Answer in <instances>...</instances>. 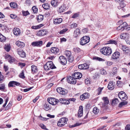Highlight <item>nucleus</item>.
I'll list each match as a JSON object with an SVG mask.
<instances>
[{"label": "nucleus", "mask_w": 130, "mask_h": 130, "mask_svg": "<svg viewBox=\"0 0 130 130\" xmlns=\"http://www.w3.org/2000/svg\"><path fill=\"white\" fill-rule=\"evenodd\" d=\"M100 52L104 55H109L111 54L112 50L111 48L109 47H104L101 49Z\"/></svg>", "instance_id": "nucleus-1"}, {"label": "nucleus", "mask_w": 130, "mask_h": 130, "mask_svg": "<svg viewBox=\"0 0 130 130\" xmlns=\"http://www.w3.org/2000/svg\"><path fill=\"white\" fill-rule=\"evenodd\" d=\"M44 68L45 70H47L51 69H55L56 67L52 61L47 62L44 66Z\"/></svg>", "instance_id": "nucleus-2"}, {"label": "nucleus", "mask_w": 130, "mask_h": 130, "mask_svg": "<svg viewBox=\"0 0 130 130\" xmlns=\"http://www.w3.org/2000/svg\"><path fill=\"white\" fill-rule=\"evenodd\" d=\"M90 40L89 37L87 36H84L82 37L80 39V44L81 45H83L88 43L89 42Z\"/></svg>", "instance_id": "nucleus-3"}, {"label": "nucleus", "mask_w": 130, "mask_h": 130, "mask_svg": "<svg viewBox=\"0 0 130 130\" xmlns=\"http://www.w3.org/2000/svg\"><path fill=\"white\" fill-rule=\"evenodd\" d=\"M68 119L66 118H62L60 119L57 123V125L59 127H62L67 123Z\"/></svg>", "instance_id": "nucleus-4"}, {"label": "nucleus", "mask_w": 130, "mask_h": 130, "mask_svg": "<svg viewBox=\"0 0 130 130\" xmlns=\"http://www.w3.org/2000/svg\"><path fill=\"white\" fill-rule=\"evenodd\" d=\"M118 96L119 98L122 101H125L128 99L126 94L123 91L120 92L118 93Z\"/></svg>", "instance_id": "nucleus-5"}, {"label": "nucleus", "mask_w": 130, "mask_h": 130, "mask_svg": "<svg viewBox=\"0 0 130 130\" xmlns=\"http://www.w3.org/2000/svg\"><path fill=\"white\" fill-rule=\"evenodd\" d=\"M47 101L50 104L52 105H55L59 102L58 100L53 98H48Z\"/></svg>", "instance_id": "nucleus-6"}, {"label": "nucleus", "mask_w": 130, "mask_h": 130, "mask_svg": "<svg viewBox=\"0 0 130 130\" xmlns=\"http://www.w3.org/2000/svg\"><path fill=\"white\" fill-rule=\"evenodd\" d=\"M118 0L120 6L118 7V9H122L123 11H124L125 9L124 8L125 6L124 0Z\"/></svg>", "instance_id": "nucleus-7"}, {"label": "nucleus", "mask_w": 130, "mask_h": 130, "mask_svg": "<svg viewBox=\"0 0 130 130\" xmlns=\"http://www.w3.org/2000/svg\"><path fill=\"white\" fill-rule=\"evenodd\" d=\"M67 81L69 83L72 84H76V80L75 78L71 76L68 77Z\"/></svg>", "instance_id": "nucleus-8"}, {"label": "nucleus", "mask_w": 130, "mask_h": 130, "mask_svg": "<svg viewBox=\"0 0 130 130\" xmlns=\"http://www.w3.org/2000/svg\"><path fill=\"white\" fill-rule=\"evenodd\" d=\"M43 42L41 40L40 41H36L32 42L31 45L33 47H40L43 44Z\"/></svg>", "instance_id": "nucleus-9"}, {"label": "nucleus", "mask_w": 130, "mask_h": 130, "mask_svg": "<svg viewBox=\"0 0 130 130\" xmlns=\"http://www.w3.org/2000/svg\"><path fill=\"white\" fill-rule=\"evenodd\" d=\"M58 61L62 65H64L67 63V59L66 58L63 56H61L59 57Z\"/></svg>", "instance_id": "nucleus-10"}, {"label": "nucleus", "mask_w": 130, "mask_h": 130, "mask_svg": "<svg viewBox=\"0 0 130 130\" xmlns=\"http://www.w3.org/2000/svg\"><path fill=\"white\" fill-rule=\"evenodd\" d=\"M20 85V83L14 81L10 82L8 84V86L9 87H15V86H18Z\"/></svg>", "instance_id": "nucleus-11"}, {"label": "nucleus", "mask_w": 130, "mask_h": 130, "mask_svg": "<svg viewBox=\"0 0 130 130\" xmlns=\"http://www.w3.org/2000/svg\"><path fill=\"white\" fill-rule=\"evenodd\" d=\"M50 51L52 53L54 54L55 55L60 53L59 49L56 47H53L51 48Z\"/></svg>", "instance_id": "nucleus-12"}, {"label": "nucleus", "mask_w": 130, "mask_h": 130, "mask_svg": "<svg viewBox=\"0 0 130 130\" xmlns=\"http://www.w3.org/2000/svg\"><path fill=\"white\" fill-rule=\"evenodd\" d=\"M120 56V53L116 51L112 54L111 59H116L119 57Z\"/></svg>", "instance_id": "nucleus-13"}, {"label": "nucleus", "mask_w": 130, "mask_h": 130, "mask_svg": "<svg viewBox=\"0 0 130 130\" xmlns=\"http://www.w3.org/2000/svg\"><path fill=\"white\" fill-rule=\"evenodd\" d=\"M72 76H74V78L76 79H79L81 78L82 75L80 73L78 72H76L72 74Z\"/></svg>", "instance_id": "nucleus-14"}, {"label": "nucleus", "mask_w": 130, "mask_h": 130, "mask_svg": "<svg viewBox=\"0 0 130 130\" xmlns=\"http://www.w3.org/2000/svg\"><path fill=\"white\" fill-rule=\"evenodd\" d=\"M5 58L6 59H7L8 62L10 63H12L13 62L15 61V59L13 57H12L9 55H6Z\"/></svg>", "instance_id": "nucleus-15"}, {"label": "nucleus", "mask_w": 130, "mask_h": 130, "mask_svg": "<svg viewBox=\"0 0 130 130\" xmlns=\"http://www.w3.org/2000/svg\"><path fill=\"white\" fill-rule=\"evenodd\" d=\"M47 34L46 30L43 29L39 31L37 34V35L38 36H43Z\"/></svg>", "instance_id": "nucleus-16"}, {"label": "nucleus", "mask_w": 130, "mask_h": 130, "mask_svg": "<svg viewBox=\"0 0 130 130\" xmlns=\"http://www.w3.org/2000/svg\"><path fill=\"white\" fill-rule=\"evenodd\" d=\"M59 102L62 104H68L70 103L69 100H67L64 98H61L59 99Z\"/></svg>", "instance_id": "nucleus-17"}, {"label": "nucleus", "mask_w": 130, "mask_h": 130, "mask_svg": "<svg viewBox=\"0 0 130 130\" xmlns=\"http://www.w3.org/2000/svg\"><path fill=\"white\" fill-rule=\"evenodd\" d=\"M103 99L104 101V102L103 104H102V107H104L108 104L109 103V101L107 97H103Z\"/></svg>", "instance_id": "nucleus-18"}, {"label": "nucleus", "mask_w": 130, "mask_h": 130, "mask_svg": "<svg viewBox=\"0 0 130 130\" xmlns=\"http://www.w3.org/2000/svg\"><path fill=\"white\" fill-rule=\"evenodd\" d=\"M89 96V94L88 93H85L81 95L80 97V99L82 100H83L85 99H87Z\"/></svg>", "instance_id": "nucleus-19"}, {"label": "nucleus", "mask_w": 130, "mask_h": 130, "mask_svg": "<svg viewBox=\"0 0 130 130\" xmlns=\"http://www.w3.org/2000/svg\"><path fill=\"white\" fill-rule=\"evenodd\" d=\"M83 107L82 106L80 105L79 107L78 113V116L79 117H81L83 115Z\"/></svg>", "instance_id": "nucleus-20"}, {"label": "nucleus", "mask_w": 130, "mask_h": 130, "mask_svg": "<svg viewBox=\"0 0 130 130\" xmlns=\"http://www.w3.org/2000/svg\"><path fill=\"white\" fill-rule=\"evenodd\" d=\"M62 21V19L61 18H56L54 19L53 23L55 24H58L61 23Z\"/></svg>", "instance_id": "nucleus-21"}, {"label": "nucleus", "mask_w": 130, "mask_h": 130, "mask_svg": "<svg viewBox=\"0 0 130 130\" xmlns=\"http://www.w3.org/2000/svg\"><path fill=\"white\" fill-rule=\"evenodd\" d=\"M115 85V82L113 83V81H110L108 86V88L109 89H113L114 88V86Z\"/></svg>", "instance_id": "nucleus-22"}, {"label": "nucleus", "mask_w": 130, "mask_h": 130, "mask_svg": "<svg viewBox=\"0 0 130 130\" xmlns=\"http://www.w3.org/2000/svg\"><path fill=\"white\" fill-rule=\"evenodd\" d=\"M15 44L18 46L20 48H23L25 46L24 43L19 41H17Z\"/></svg>", "instance_id": "nucleus-23"}, {"label": "nucleus", "mask_w": 130, "mask_h": 130, "mask_svg": "<svg viewBox=\"0 0 130 130\" xmlns=\"http://www.w3.org/2000/svg\"><path fill=\"white\" fill-rule=\"evenodd\" d=\"M14 34L16 36L19 35L21 33L20 30L19 28H14L13 30Z\"/></svg>", "instance_id": "nucleus-24"}, {"label": "nucleus", "mask_w": 130, "mask_h": 130, "mask_svg": "<svg viewBox=\"0 0 130 130\" xmlns=\"http://www.w3.org/2000/svg\"><path fill=\"white\" fill-rule=\"evenodd\" d=\"M17 53L21 57L24 58L26 56V54L24 51L23 50L18 51Z\"/></svg>", "instance_id": "nucleus-25"}, {"label": "nucleus", "mask_w": 130, "mask_h": 130, "mask_svg": "<svg viewBox=\"0 0 130 130\" xmlns=\"http://www.w3.org/2000/svg\"><path fill=\"white\" fill-rule=\"evenodd\" d=\"M80 31L79 29L78 28H76L74 31L73 36L75 37H76L80 35Z\"/></svg>", "instance_id": "nucleus-26"}, {"label": "nucleus", "mask_w": 130, "mask_h": 130, "mask_svg": "<svg viewBox=\"0 0 130 130\" xmlns=\"http://www.w3.org/2000/svg\"><path fill=\"white\" fill-rule=\"evenodd\" d=\"M122 49L123 51H124L126 53H128L130 51V49L129 48L126 47L125 45L122 46Z\"/></svg>", "instance_id": "nucleus-27"}, {"label": "nucleus", "mask_w": 130, "mask_h": 130, "mask_svg": "<svg viewBox=\"0 0 130 130\" xmlns=\"http://www.w3.org/2000/svg\"><path fill=\"white\" fill-rule=\"evenodd\" d=\"M31 70L32 72L34 73L38 72V69L37 67L34 65H33L31 66Z\"/></svg>", "instance_id": "nucleus-28"}, {"label": "nucleus", "mask_w": 130, "mask_h": 130, "mask_svg": "<svg viewBox=\"0 0 130 130\" xmlns=\"http://www.w3.org/2000/svg\"><path fill=\"white\" fill-rule=\"evenodd\" d=\"M57 92L62 95H64L67 94L68 91L67 90H56Z\"/></svg>", "instance_id": "nucleus-29"}, {"label": "nucleus", "mask_w": 130, "mask_h": 130, "mask_svg": "<svg viewBox=\"0 0 130 130\" xmlns=\"http://www.w3.org/2000/svg\"><path fill=\"white\" fill-rule=\"evenodd\" d=\"M129 34L126 33H122L120 36V38L121 39H124L128 36Z\"/></svg>", "instance_id": "nucleus-30"}, {"label": "nucleus", "mask_w": 130, "mask_h": 130, "mask_svg": "<svg viewBox=\"0 0 130 130\" xmlns=\"http://www.w3.org/2000/svg\"><path fill=\"white\" fill-rule=\"evenodd\" d=\"M58 4L57 0H52L51 2V5L53 7H55L57 6Z\"/></svg>", "instance_id": "nucleus-31"}, {"label": "nucleus", "mask_w": 130, "mask_h": 130, "mask_svg": "<svg viewBox=\"0 0 130 130\" xmlns=\"http://www.w3.org/2000/svg\"><path fill=\"white\" fill-rule=\"evenodd\" d=\"M123 101L120 103L118 107H119L121 108L123 106L126 105L128 102L125 101Z\"/></svg>", "instance_id": "nucleus-32"}, {"label": "nucleus", "mask_w": 130, "mask_h": 130, "mask_svg": "<svg viewBox=\"0 0 130 130\" xmlns=\"http://www.w3.org/2000/svg\"><path fill=\"white\" fill-rule=\"evenodd\" d=\"M66 8V7L64 6H61L59 7V9L58 10V12L61 13L64 12Z\"/></svg>", "instance_id": "nucleus-33"}, {"label": "nucleus", "mask_w": 130, "mask_h": 130, "mask_svg": "<svg viewBox=\"0 0 130 130\" xmlns=\"http://www.w3.org/2000/svg\"><path fill=\"white\" fill-rule=\"evenodd\" d=\"M6 38L0 33V41L4 42L6 41Z\"/></svg>", "instance_id": "nucleus-34"}, {"label": "nucleus", "mask_w": 130, "mask_h": 130, "mask_svg": "<svg viewBox=\"0 0 130 130\" xmlns=\"http://www.w3.org/2000/svg\"><path fill=\"white\" fill-rule=\"evenodd\" d=\"M11 7L13 8H17V4L14 2H12L10 4Z\"/></svg>", "instance_id": "nucleus-35"}, {"label": "nucleus", "mask_w": 130, "mask_h": 130, "mask_svg": "<svg viewBox=\"0 0 130 130\" xmlns=\"http://www.w3.org/2000/svg\"><path fill=\"white\" fill-rule=\"evenodd\" d=\"M89 31V29L87 28H83L81 30L82 34H86Z\"/></svg>", "instance_id": "nucleus-36"}, {"label": "nucleus", "mask_w": 130, "mask_h": 130, "mask_svg": "<svg viewBox=\"0 0 130 130\" xmlns=\"http://www.w3.org/2000/svg\"><path fill=\"white\" fill-rule=\"evenodd\" d=\"M43 16L42 15H39L37 18V19L39 22H41L43 19Z\"/></svg>", "instance_id": "nucleus-37"}, {"label": "nucleus", "mask_w": 130, "mask_h": 130, "mask_svg": "<svg viewBox=\"0 0 130 130\" xmlns=\"http://www.w3.org/2000/svg\"><path fill=\"white\" fill-rule=\"evenodd\" d=\"M99 111V109L97 107H95L94 108L93 110V112L95 114H98Z\"/></svg>", "instance_id": "nucleus-38"}, {"label": "nucleus", "mask_w": 130, "mask_h": 130, "mask_svg": "<svg viewBox=\"0 0 130 130\" xmlns=\"http://www.w3.org/2000/svg\"><path fill=\"white\" fill-rule=\"evenodd\" d=\"M42 7L44 9L47 10L50 8L49 5L48 4L44 3L42 5Z\"/></svg>", "instance_id": "nucleus-39"}, {"label": "nucleus", "mask_w": 130, "mask_h": 130, "mask_svg": "<svg viewBox=\"0 0 130 130\" xmlns=\"http://www.w3.org/2000/svg\"><path fill=\"white\" fill-rule=\"evenodd\" d=\"M108 44H114L115 45H117V41H116L112 40H110L108 41Z\"/></svg>", "instance_id": "nucleus-40"}, {"label": "nucleus", "mask_w": 130, "mask_h": 130, "mask_svg": "<svg viewBox=\"0 0 130 130\" xmlns=\"http://www.w3.org/2000/svg\"><path fill=\"white\" fill-rule=\"evenodd\" d=\"M10 49V46L9 45L6 44L5 45V49L7 52H9Z\"/></svg>", "instance_id": "nucleus-41"}, {"label": "nucleus", "mask_w": 130, "mask_h": 130, "mask_svg": "<svg viewBox=\"0 0 130 130\" xmlns=\"http://www.w3.org/2000/svg\"><path fill=\"white\" fill-rule=\"evenodd\" d=\"M68 30V29L67 28L63 29L60 31L58 32V34H63L65 33V32L67 31Z\"/></svg>", "instance_id": "nucleus-42"}, {"label": "nucleus", "mask_w": 130, "mask_h": 130, "mask_svg": "<svg viewBox=\"0 0 130 130\" xmlns=\"http://www.w3.org/2000/svg\"><path fill=\"white\" fill-rule=\"evenodd\" d=\"M93 59L99 61H104V59L101 58L99 57H95L93 58Z\"/></svg>", "instance_id": "nucleus-43"}, {"label": "nucleus", "mask_w": 130, "mask_h": 130, "mask_svg": "<svg viewBox=\"0 0 130 130\" xmlns=\"http://www.w3.org/2000/svg\"><path fill=\"white\" fill-rule=\"evenodd\" d=\"M50 108V106L46 104L44 105V109L46 110H48Z\"/></svg>", "instance_id": "nucleus-44"}, {"label": "nucleus", "mask_w": 130, "mask_h": 130, "mask_svg": "<svg viewBox=\"0 0 130 130\" xmlns=\"http://www.w3.org/2000/svg\"><path fill=\"white\" fill-rule=\"evenodd\" d=\"M39 126L41 128L45 130H48V129L46 128V126L43 124L41 123L39 125Z\"/></svg>", "instance_id": "nucleus-45"}, {"label": "nucleus", "mask_w": 130, "mask_h": 130, "mask_svg": "<svg viewBox=\"0 0 130 130\" xmlns=\"http://www.w3.org/2000/svg\"><path fill=\"white\" fill-rule=\"evenodd\" d=\"M123 28V30H124L125 29V27H126L128 25L127 23L126 22H124L121 25Z\"/></svg>", "instance_id": "nucleus-46"}, {"label": "nucleus", "mask_w": 130, "mask_h": 130, "mask_svg": "<svg viewBox=\"0 0 130 130\" xmlns=\"http://www.w3.org/2000/svg\"><path fill=\"white\" fill-rule=\"evenodd\" d=\"M119 102V101L118 99L115 98L112 100V104H117Z\"/></svg>", "instance_id": "nucleus-47"}, {"label": "nucleus", "mask_w": 130, "mask_h": 130, "mask_svg": "<svg viewBox=\"0 0 130 130\" xmlns=\"http://www.w3.org/2000/svg\"><path fill=\"white\" fill-rule=\"evenodd\" d=\"M32 9L34 13H37L38 11V8L35 6H33L32 7Z\"/></svg>", "instance_id": "nucleus-48"}, {"label": "nucleus", "mask_w": 130, "mask_h": 130, "mask_svg": "<svg viewBox=\"0 0 130 130\" xmlns=\"http://www.w3.org/2000/svg\"><path fill=\"white\" fill-rule=\"evenodd\" d=\"M65 54L66 56L67 57L70 56L71 55V53L70 51H66L65 52Z\"/></svg>", "instance_id": "nucleus-49"}, {"label": "nucleus", "mask_w": 130, "mask_h": 130, "mask_svg": "<svg viewBox=\"0 0 130 130\" xmlns=\"http://www.w3.org/2000/svg\"><path fill=\"white\" fill-rule=\"evenodd\" d=\"M19 76L20 77L23 79H24L25 78V77L24 76V71L23 70L22 71L21 73L19 75Z\"/></svg>", "instance_id": "nucleus-50"}, {"label": "nucleus", "mask_w": 130, "mask_h": 130, "mask_svg": "<svg viewBox=\"0 0 130 130\" xmlns=\"http://www.w3.org/2000/svg\"><path fill=\"white\" fill-rule=\"evenodd\" d=\"M67 58L68 59V61H69L70 62H72L74 60L73 57L71 55L70 56Z\"/></svg>", "instance_id": "nucleus-51"}, {"label": "nucleus", "mask_w": 130, "mask_h": 130, "mask_svg": "<svg viewBox=\"0 0 130 130\" xmlns=\"http://www.w3.org/2000/svg\"><path fill=\"white\" fill-rule=\"evenodd\" d=\"M22 13L23 15L24 16H26L29 14V13L28 11H23Z\"/></svg>", "instance_id": "nucleus-52"}, {"label": "nucleus", "mask_w": 130, "mask_h": 130, "mask_svg": "<svg viewBox=\"0 0 130 130\" xmlns=\"http://www.w3.org/2000/svg\"><path fill=\"white\" fill-rule=\"evenodd\" d=\"M117 68L116 67H114L113 68L112 70V74L113 75L116 74L117 73Z\"/></svg>", "instance_id": "nucleus-53"}, {"label": "nucleus", "mask_w": 130, "mask_h": 130, "mask_svg": "<svg viewBox=\"0 0 130 130\" xmlns=\"http://www.w3.org/2000/svg\"><path fill=\"white\" fill-rule=\"evenodd\" d=\"M83 69H88L89 67V66L87 64V63H85L84 64H83Z\"/></svg>", "instance_id": "nucleus-54"}, {"label": "nucleus", "mask_w": 130, "mask_h": 130, "mask_svg": "<svg viewBox=\"0 0 130 130\" xmlns=\"http://www.w3.org/2000/svg\"><path fill=\"white\" fill-rule=\"evenodd\" d=\"M74 50L76 52H79L81 51V49L78 47H76L74 48Z\"/></svg>", "instance_id": "nucleus-55"}, {"label": "nucleus", "mask_w": 130, "mask_h": 130, "mask_svg": "<svg viewBox=\"0 0 130 130\" xmlns=\"http://www.w3.org/2000/svg\"><path fill=\"white\" fill-rule=\"evenodd\" d=\"M79 16V14L78 13H76L74 14L72 17V18H76Z\"/></svg>", "instance_id": "nucleus-56"}, {"label": "nucleus", "mask_w": 130, "mask_h": 130, "mask_svg": "<svg viewBox=\"0 0 130 130\" xmlns=\"http://www.w3.org/2000/svg\"><path fill=\"white\" fill-rule=\"evenodd\" d=\"M77 27V24L75 23H73L71 25V27L72 28H75Z\"/></svg>", "instance_id": "nucleus-57"}, {"label": "nucleus", "mask_w": 130, "mask_h": 130, "mask_svg": "<svg viewBox=\"0 0 130 130\" xmlns=\"http://www.w3.org/2000/svg\"><path fill=\"white\" fill-rule=\"evenodd\" d=\"M82 123H76L73 125L71 127H76L78 126H79Z\"/></svg>", "instance_id": "nucleus-58"}, {"label": "nucleus", "mask_w": 130, "mask_h": 130, "mask_svg": "<svg viewBox=\"0 0 130 130\" xmlns=\"http://www.w3.org/2000/svg\"><path fill=\"white\" fill-rule=\"evenodd\" d=\"M9 100V98L8 97H7L6 99L5 100V104L3 105V107L4 108L5 107L7 104V102H8V101Z\"/></svg>", "instance_id": "nucleus-59"}, {"label": "nucleus", "mask_w": 130, "mask_h": 130, "mask_svg": "<svg viewBox=\"0 0 130 130\" xmlns=\"http://www.w3.org/2000/svg\"><path fill=\"white\" fill-rule=\"evenodd\" d=\"M106 127V126H103L101 127L100 128L97 129V130H106L107 129H104Z\"/></svg>", "instance_id": "nucleus-60"}, {"label": "nucleus", "mask_w": 130, "mask_h": 130, "mask_svg": "<svg viewBox=\"0 0 130 130\" xmlns=\"http://www.w3.org/2000/svg\"><path fill=\"white\" fill-rule=\"evenodd\" d=\"M31 28L33 29H36L39 28V26H38V25L37 26H32Z\"/></svg>", "instance_id": "nucleus-61"}, {"label": "nucleus", "mask_w": 130, "mask_h": 130, "mask_svg": "<svg viewBox=\"0 0 130 130\" xmlns=\"http://www.w3.org/2000/svg\"><path fill=\"white\" fill-rule=\"evenodd\" d=\"M91 105L89 103L86 104V109H89Z\"/></svg>", "instance_id": "nucleus-62"}, {"label": "nucleus", "mask_w": 130, "mask_h": 130, "mask_svg": "<svg viewBox=\"0 0 130 130\" xmlns=\"http://www.w3.org/2000/svg\"><path fill=\"white\" fill-rule=\"evenodd\" d=\"M5 89V85L4 84L0 85V89Z\"/></svg>", "instance_id": "nucleus-63"}, {"label": "nucleus", "mask_w": 130, "mask_h": 130, "mask_svg": "<svg viewBox=\"0 0 130 130\" xmlns=\"http://www.w3.org/2000/svg\"><path fill=\"white\" fill-rule=\"evenodd\" d=\"M126 130H130V125L128 124L126 125L125 127Z\"/></svg>", "instance_id": "nucleus-64"}]
</instances>
